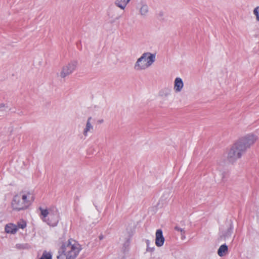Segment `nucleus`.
Here are the masks:
<instances>
[{"mask_svg": "<svg viewBox=\"0 0 259 259\" xmlns=\"http://www.w3.org/2000/svg\"><path fill=\"white\" fill-rule=\"evenodd\" d=\"M146 242L147 245L146 251L147 252H153L155 249L154 247H151V246H150V242L149 240H146Z\"/></svg>", "mask_w": 259, "mask_h": 259, "instance_id": "412c9836", "label": "nucleus"}, {"mask_svg": "<svg viewBox=\"0 0 259 259\" xmlns=\"http://www.w3.org/2000/svg\"><path fill=\"white\" fill-rule=\"evenodd\" d=\"M103 238H104V236H103V235H100V236H99V239H100V240H102Z\"/></svg>", "mask_w": 259, "mask_h": 259, "instance_id": "a878e982", "label": "nucleus"}, {"mask_svg": "<svg viewBox=\"0 0 259 259\" xmlns=\"http://www.w3.org/2000/svg\"><path fill=\"white\" fill-rule=\"evenodd\" d=\"M156 60V54L149 52L143 53L139 58L134 65V69L136 71L145 70L150 67Z\"/></svg>", "mask_w": 259, "mask_h": 259, "instance_id": "7ed1b4c3", "label": "nucleus"}, {"mask_svg": "<svg viewBox=\"0 0 259 259\" xmlns=\"http://www.w3.org/2000/svg\"><path fill=\"white\" fill-rule=\"evenodd\" d=\"M12 207L14 210L18 211L25 210L28 207L18 194L14 196L12 201Z\"/></svg>", "mask_w": 259, "mask_h": 259, "instance_id": "39448f33", "label": "nucleus"}, {"mask_svg": "<svg viewBox=\"0 0 259 259\" xmlns=\"http://www.w3.org/2000/svg\"><path fill=\"white\" fill-rule=\"evenodd\" d=\"M39 259H52L51 253L44 251Z\"/></svg>", "mask_w": 259, "mask_h": 259, "instance_id": "6ab92c4d", "label": "nucleus"}, {"mask_svg": "<svg viewBox=\"0 0 259 259\" xmlns=\"http://www.w3.org/2000/svg\"><path fill=\"white\" fill-rule=\"evenodd\" d=\"M92 119V117H90L88 118L87 120V122L86 123V126L85 128L83 130V134L85 136L88 135V133L91 130L93 129V126L91 123V120Z\"/></svg>", "mask_w": 259, "mask_h": 259, "instance_id": "2eb2a0df", "label": "nucleus"}, {"mask_svg": "<svg viewBox=\"0 0 259 259\" xmlns=\"http://www.w3.org/2000/svg\"><path fill=\"white\" fill-rule=\"evenodd\" d=\"M185 234V233L184 234H183V233H181V238L183 240L185 239V238H186Z\"/></svg>", "mask_w": 259, "mask_h": 259, "instance_id": "393cba45", "label": "nucleus"}, {"mask_svg": "<svg viewBox=\"0 0 259 259\" xmlns=\"http://www.w3.org/2000/svg\"><path fill=\"white\" fill-rule=\"evenodd\" d=\"M257 138L253 134L248 135L240 139L230 149L228 159L233 163L237 159L240 158L246 150L256 140Z\"/></svg>", "mask_w": 259, "mask_h": 259, "instance_id": "f257e3e1", "label": "nucleus"}, {"mask_svg": "<svg viewBox=\"0 0 259 259\" xmlns=\"http://www.w3.org/2000/svg\"><path fill=\"white\" fill-rule=\"evenodd\" d=\"M165 239L163 235L162 231L158 229L156 232L155 244L158 247L162 246L164 242Z\"/></svg>", "mask_w": 259, "mask_h": 259, "instance_id": "9d476101", "label": "nucleus"}, {"mask_svg": "<svg viewBox=\"0 0 259 259\" xmlns=\"http://www.w3.org/2000/svg\"><path fill=\"white\" fill-rule=\"evenodd\" d=\"M81 245L75 240L69 239L63 243L60 251V256L64 255L65 259H75L81 250Z\"/></svg>", "mask_w": 259, "mask_h": 259, "instance_id": "f03ea898", "label": "nucleus"}, {"mask_svg": "<svg viewBox=\"0 0 259 259\" xmlns=\"http://www.w3.org/2000/svg\"><path fill=\"white\" fill-rule=\"evenodd\" d=\"M76 65L77 62L75 61H72L64 66L60 73V76L61 77L64 78L71 74L75 70Z\"/></svg>", "mask_w": 259, "mask_h": 259, "instance_id": "0eeeda50", "label": "nucleus"}, {"mask_svg": "<svg viewBox=\"0 0 259 259\" xmlns=\"http://www.w3.org/2000/svg\"><path fill=\"white\" fill-rule=\"evenodd\" d=\"M184 87L183 80L180 77H177L174 81V90L176 92H180Z\"/></svg>", "mask_w": 259, "mask_h": 259, "instance_id": "9b49d317", "label": "nucleus"}, {"mask_svg": "<svg viewBox=\"0 0 259 259\" xmlns=\"http://www.w3.org/2000/svg\"><path fill=\"white\" fill-rule=\"evenodd\" d=\"M39 209L41 212L42 216L41 219L45 222H47V217H48L50 213V210L49 211L47 209H43L42 207H39Z\"/></svg>", "mask_w": 259, "mask_h": 259, "instance_id": "dca6fc26", "label": "nucleus"}, {"mask_svg": "<svg viewBox=\"0 0 259 259\" xmlns=\"http://www.w3.org/2000/svg\"><path fill=\"white\" fill-rule=\"evenodd\" d=\"M10 110V108L7 106H6L4 104H1L0 105V110L2 111H7Z\"/></svg>", "mask_w": 259, "mask_h": 259, "instance_id": "5701e85b", "label": "nucleus"}, {"mask_svg": "<svg viewBox=\"0 0 259 259\" xmlns=\"http://www.w3.org/2000/svg\"><path fill=\"white\" fill-rule=\"evenodd\" d=\"M18 194L28 207L33 203L35 199L34 194L31 191H22Z\"/></svg>", "mask_w": 259, "mask_h": 259, "instance_id": "423d86ee", "label": "nucleus"}, {"mask_svg": "<svg viewBox=\"0 0 259 259\" xmlns=\"http://www.w3.org/2000/svg\"><path fill=\"white\" fill-rule=\"evenodd\" d=\"M16 226L18 227V229H24L26 227L27 223L26 221H24V220H20L19 221L17 222Z\"/></svg>", "mask_w": 259, "mask_h": 259, "instance_id": "a211bd4d", "label": "nucleus"}, {"mask_svg": "<svg viewBox=\"0 0 259 259\" xmlns=\"http://www.w3.org/2000/svg\"><path fill=\"white\" fill-rule=\"evenodd\" d=\"M49 225L55 227L56 226L59 222V213L57 210H50L49 216L47 219L46 222Z\"/></svg>", "mask_w": 259, "mask_h": 259, "instance_id": "6e6552de", "label": "nucleus"}, {"mask_svg": "<svg viewBox=\"0 0 259 259\" xmlns=\"http://www.w3.org/2000/svg\"><path fill=\"white\" fill-rule=\"evenodd\" d=\"M130 1L131 0H116L115 4L118 7L122 10H124Z\"/></svg>", "mask_w": 259, "mask_h": 259, "instance_id": "4468645a", "label": "nucleus"}, {"mask_svg": "<svg viewBox=\"0 0 259 259\" xmlns=\"http://www.w3.org/2000/svg\"><path fill=\"white\" fill-rule=\"evenodd\" d=\"M253 14L255 16L256 20L259 21V6H257L254 9Z\"/></svg>", "mask_w": 259, "mask_h": 259, "instance_id": "aec40b11", "label": "nucleus"}, {"mask_svg": "<svg viewBox=\"0 0 259 259\" xmlns=\"http://www.w3.org/2000/svg\"><path fill=\"white\" fill-rule=\"evenodd\" d=\"M137 8L139 10L140 15L143 17L147 16L149 8L145 0H140L138 4Z\"/></svg>", "mask_w": 259, "mask_h": 259, "instance_id": "1a4fd4ad", "label": "nucleus"}, {"mask_svg": "<svg viewBox=\"0 0 259 259\" xmlns=\"http://www.w3.org/2000/svg\"><path fill=\"white\" fill-rule=\"evenodd\" d=\"M228 248L226 244H223L220 246L218 250V254L220 256H223L225 253L228 251Z\"/></svg>", "mask_w": 259, "mask_h": 259, "instance_id": "f3484780", "label": "nucleus"}, {"mask_svg": "<svg viewBox=\"0 0 259 259\" xmlns=\"http://www.w3.org/2000/svg\"><path fill=\"white\" fill-rule=\"evenodd\" d=\"M5 230L7 233L15 234L18 231V227L15 224L9 223L5 226Z\"/></svg>", "mask_w": 259, "mask_h": 259, "instance_id": "f8f14e48", "label": "nucleus"}, {"mask_svg": "<svg viewBox=\"0 0 259 259\" xmlns=\"http://www.w3.org/2000/svg\"><path fill=\"white\" fill-rule=\"evenodd\" d=\"M214 178L218 181H225L228 176L229 170L224 166L219 164L218 165L216 170L214 172Z\"/></svg>", "mask_w": 259, "mask_h": 259, "instance_id": "20e7f679", "label": "nucleus"}, {"mask_svg": "<svg viewBox=\"0 0 259 259\" xmlns=\"http://www.w3.org/2000/svg\"><path fill=\"white\" fill-rule=\"evenodd\" d=\"M234 229V227L232 222L229 223V226L227 230L224 232L223 235L225 239L231 237Z\"/></svg>", "mask_w": 259, "mask_h": 259, "instance_id": "ddd939ff", "label": "nucleus"}, {"mask_svg": "<svg viewBox=\"0 0 259 259\" xmlns=\"http://www.w3.org/2000/svg\"><path fill=\"white\" fill-rule=\"evenodd\" d=\"M26 244H20L18 243L16 244V248L18 249H25L26 248Z\"/></svg>", "mask_w": 259, "mask_h": 259, "instance_id": "4be33fe9", "label": "nucleus"}, {"mask_svg": "<svg viewBox=\"0 0 259 259\" xmlns=\"http://www.w3.org/2000/svg\"><path fill=\"white\" fill-rule=\"evenodd\" d=\"M175 229L176 230L181 232V233H183V234L185 233L184 230L181 228L176 226L175 227Z\"/></svg>", "mask_w": 259, "mask_h": 259, "instance_id": "b1692460", "label": "nucleus"}]
</instances>
